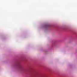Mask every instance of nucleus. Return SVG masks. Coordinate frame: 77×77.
I'll return each instance as SVG.
<instances>
[{"instance_id": "obj_1", "label": "nucleus", "mask_w": 77, "mask_h": 77, "mask_svg": "<svg viewBox=\"0 0 77 77\" xmlns=\"http://www.w3.org/2000/svg\"><path fill=\"white\" fill-rule=\"evenodd\" d=\"M46 26H48V25H46Z\"/></svg>"}]
</instances>
